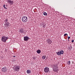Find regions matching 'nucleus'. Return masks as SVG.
I'll return each instance as SVG.
<instances>
[{"label":"nucleus","mask_w":75,"mask_h":75,"mask_svg":"<svg viewBox=\"0 0 75 75\" xmlns=\"http://www.w3.org/2000/svg\"><path fill=\"white\" fill-rule=\"evenodd\" d=\"M5 6H6V5H4L3 6V7H5Z\"/></svg>","instance_id":"obj_25"},{"label":"nucleus","mask_w":75,"mask_h":75,"mask_svg":"<svg viewBox=\"0 0 75 75\" xmlns=\"http://www.w3.org/2000/svg\"><path fill=\"white\" fill-rule=\"evenodd\" d=\"M71 42H74V40H72L71 41Z\"/></svg>","instance_id":"obj_23"},{"label":"nucleus","mask_w":75,"mask_h":75,"mask_svg":"<svg viewBox=\"0 0 75 75\" xmlns=\"http://www.w3.org/2000/svg\"><path fill=\"white\" fill-rule=\"evenodd\" d=\"M69 38H70V37L69 36V37H68V39H69Z\"/></svg>","instance_id":"obj_26"},{"label":"nucleus","mask_w":75,"mask_h":75,"mask_svg":"<svg viewBox=\"0 0 75 75\" xmlns=\"http://www.w3.org/2000/svg\"><path fill=\"white\" fill-rule=\"evenodd\" d=\"M13 57L14 58H15V57H16V56H13Z\"/></svg>","instance_id":"obj_27"},{"label":"nucleus","mask_w":75,"mask_h":75,"mask_svg":"<svg viewBox=\"0 0 75 75\" xmlns=\"http://www.w3.org/2000/svg\"><path fill=\"white\" fill-rule=\"evenodd\" d=\"M33 59L34 60H35L36 59V56H34L33 57Z\"/></svg>","instance_id":"obj_21"},{"label":"nucleus","mask_w":75,"mask_h":75,"mask_svg":"<svg viewBox=\"0 0 75 75\" xmlns=\"http://www.w3.org/2000/svg\"><path fill=\"white\" fill-rule=\"evenodd\" d=\"M27 17L25 16L22 17V20L23 23H25V22H27Z\"/></svg>","instance_id":"obj_4"},{"label":"nucleus","mask_w":75,"mask_h":75,"mask_svg":"<svg viewBox=\"0 0 75 75\" xmlns=\"http://www.w3.org/2000/svg\"><path fill=\"white\" fill-rule=\"evenodd\" d=\"M37 52L38 54H40L41 53V50H39L37 51Z\"/></svg>","instance_id":"obj_14"},{"label":"nucleus","mask_w":75,"mask_h":75,"mask_svg":"<svg viewBox=\"0 0 75 75\" xmlns=\"http://www.w3.org/2000/svg\"><path fill=\"white\" fill-rule=\"evenodd\" d=\"M19 31L20 33H21V34H23V33H25L24 29H21L19 30Z\"/></svg>","instance_id":"obj_8"},{"label":"nucleus","mask_w":75,"mask_h":75,"mask_svg":"<svg viewBox=\"0 0 75 75\" xmlns=\"http://www.w3.org/2000/svg\"><path fill=\"white\" fill-rule=\"evenodd\" d=\"M2 71L3 72H6V71H8L7 69L6 68V67H5L2 68Z\"/></svg>","instance_id":"obj_7"},{"label":"nucleus","mask_w":75,"mask_h":75,"mask_svg":"<svg viewBox=\"0 0 75 75\" xmlns=\"http://www.w3.org/2000/svg\"><path fill=\"white\" fill-rule=\"evenodd\" d=\"M72 62V64H74V62Z\"/></svg>","instance_id":"obj_28"},{"label":"nucleus","mask_w":75,"mask_h":75,"mask_svg":"<svg viewBox=\"0 0 75 75\" xmlns=\"http://www.w3.org/2000/svg\"><path fill=\"white\" fill-rule=\"evenodd\" d=\"M43 14L44 15V16H47V13L45 12L43 13Z\"/></svg>","instance_id":"obj_16"},{"label":"nucleus","mask_w":75,"mask_h":75,"mask_svg":"<svg viewBox=\"0 0 75 75\" xmlns=\"http://www.w3.org/2000/svg\"><path fill=\"white\" fill-rule=\"evenodd\" d=\"M68 35V34H67V33L65 34L64 35V36H66V35Z\"/></svg>","instance_id":"obj_22"},{"label":"nucleus","mask_w":75,"mask_h":75,"mask_svg":"<svg viewBox=\"0 0 75 75\" xmlns=\"http://www.w3.org/2000/svg\"><path fill=\"white\" fill-rule=\"evenodd\" d=\"M46 25L45 24V23H43V24H42L43 27H44V28H45V26Z\"/></svg>","instance_id":"obj_19"},{"label":"nucleus","mask_w":75,"mask_h":75,"mask_svg":"<svg viewBox=\"0 0 75 75\" xmlns=\"http://www.w3.org/2000/svg\"><path fill=\"white\" fill-rule=\"evenodd\" d=\"M52 70L54 72H58L59 71L58 69V65L57 64H53L52 66Z\"/></svg>","instance_id":"obj_1"},{"label":"nucleus","mask_w":75,"mask_h":75,"mask_svg":"<svg viewBox=\"0 0 75 75\" xmlns=\"http://www.w3.org/2000/svg\"><path fill=\"white\" fill-rule=\"evenodd\" d=\"M60 52L61 54H63L64 52V51L63 50H61Z\"/></svg>","instance_id":"obj_15"},{"label":"nucleus","mask_w":75,"mask_h":75,"mask_svg":"<svg viewBox=\"0 0 75 75\" xmlns=\"http://www.w3.org/2000/svg\"><path fill=\"white\" fill-rule=\"evenodd\" d=\"M57 54L58 55H60L61 54L60 52H57Z\"/></svg>","instance_id":"obj_17"},{"label":"nucleus","mask_w":75,"mask_h":75,"mask_svg":"<svg viewBox=\"0 0 75 75\" xmlns=\"http://www.w3.org/2000/svg\"><path fill=\"white\" fill-rule=\"evenodd\" d=\"M49 69L48 67H45L44 69V71L45 73H47L49 71Z\"/></svg>","instance_id":"obj_6"},{"label":"nucleus","mask_w":75,"mask_h":75,"mask_svg":"<svg viewBox=\"0 0 75 75\" xmlns=\"http://www.w3.org/2000/svg\"><path fill=\"white\" fill-rule=\"evenodd\" d=\"M4 21L5 23H7L8 22L7 21H8V19H6Z\"/></svg>","instance_id":"obj_18"},{"label":"nucleus","mask_w":75,"mask_h":75,"mask_svg":"<svg viewBox=\"0 0 75 75\" xmlns=\"http://www.w3.org/2000/svg\"><path fill=\"white\" fill-rule=\"evenodd\" d=\"M47 42L48 44H51L52 43V41H51V40L50 39H48L47 40Z\"/></svg>","instance_id":"obj_9"},{"label":"nucleus","mask_w":75,"mask_h":75,"mask_svg":"<svg viewBox=\"0 0 75 75\" xmlns=\"http://www.w3.org/2000/svg\"><path fill=\"white\" fill-rule=\"evenodd\" d=\"M45 58H46V56L45 55L42 56V58L43 59H45Z\"/></svg>","instance_id":"obj_12"},{"label":"nucleus","mask_w":75,"mask_h":75,"mask_svg":"<svg viewBox=\"0 0 75 75\" xmlns=\"http://www.w3.org/2000/svg\"><path fill=\"white\" fill-rule=\"evenodd\" d=\"M7 40H8V37L6 36H3L1 38V41L4 42H6Z\"/></svg>","instance_id":"obj_3"},{"label":"nucleus","mask_w":75,"mask_h":75,"mask_svg":"<svg viewBox=\"0 0 75 75\" xmlns=\"http://www.w3.org/2000/svg\"><path fill=\"white\" fill-rule=\"evenodd\" d=\"M67 64L68 65H70V64H71V62L70 61H69V62H67Z\"/></svg>","instance_id":"obj_20"},{"label":"nucleus","mask_w":75,"mask_h":75,"mask_svg":"<svg viewBox=\"0 0 75 75\" xmlns=\"http://www.w3.org/2000/svg\"><path fill=\"white\" fill-rule=\"evenodd\" d=\"M7 2L8 4H9L10 5H12L14 3V1L11 0H7Z\"/></svg>","instance_id":"obj_5"},{"label":"nucleus","mask_w":75,"mask_h":75,"mask_svg":"<svg viewBox=\"0 0 75 75\" xmlns=\"http://www.w3.org/2000/svg\"><path fill=\"white\" fill-rule=\"evenodd\" d=\"M4 8H5V9H7V8H6L5 6L4 7Z\"/></svg>","instance_id":"obj_24"},{"label":"nucleus","mask_w":75,"mask_h":75,"mask_svg":"<svg viewBox=\"0 0 75 75\" xmlns=\"http://www.w3.org/2000/svg\"><path fill=\"white\" fill-rule=\"evenodd\" d=\"M8 22H6L4 24V26L5 27H8Z\"/></svg>","instance_id":"obj_11"},{"label":"nucleus","mask_w":75,"mask_h":75,"mask_svg":"<svg viewBox=\"0 0 75 75\" xmlns=\"http://www.w3.org/2000/svg\"><path fill=\"white\" fill-rule=\"evenodd\" d=\"M14 70L15 71L18 72V71H19V70L20 69V65H16L14 67Z\"/></svg>","instance_id":"obj_2"},{"label":"nucleus","mask_w":75,"mask_h":75,"mask_svg":"<svg viewBox=\"0 0 75 75\" xmlns=\"http://www.w3.org/2000/svg\"><path fill=\"white\" fill-rule=\"evenodd\" d=\"M29 40V37H28L27 36H25L24 37V40L25 41H28Z\"/></svg>","instance_id":"obj_10"},{"label":"nucleus","mask_w":75,"mask_h":75,"mask_svg":"<svg viewBox=\"0 0 75 75\" xmlns=\"http://www.w3.org/2000/svg\"><path fill=\"white\" fill-rule=\"evenodd\" d=\"M27 74H30L31 73V71L30 70H28L27 71Z\"/></svg>","instance_id":"obj_13"}]
</instances>
